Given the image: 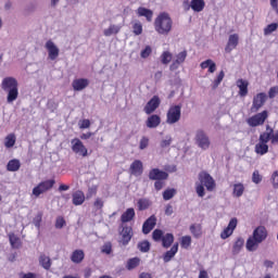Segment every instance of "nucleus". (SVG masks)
<instances>
[{
    "label": "nucleus",
    "mask_w": 278,
    "mask_h": 278,
    "mask_svg": "<svg viewBox=\"0 0 278 278\" xmlns=\"http://www.w3.org/2000/svg\"><path fill=\"white\" fill-rule=\"evenodd\" d=\"M260 241L257 239H254L253 236L249 237L245 243L247 251L253 252L257 251V247H260Z\"/></svg>",
    "instance_id": "c756f323"
},
{
    "label": "nucleus",
    "mask_w": 278,
    "mask_h": 278,
    "mask_svg": "<svg viewBox=\"0 0 278 278\" xmlns=\"http://www.w3.org/2000/svg\"><path fill=\"white\" fill-rule=\"evenodd\" d=\"M16 144V135L14 134H9L5 138H4V147L7 149H12V147H14Z\"/></svg>",
    "instance_id": "58836bf2"
},
{
    "label": "nucleus",
    "mask_w": 278,
    "mask_h": 278,
    "mask_svg": "<svg viewBox=\"0 0 278 278\" xmlns=\"http://www.w3.org/2000/svg\"><path fill=\"white\" fill-rule=\"evenodd\" d=\"M192 244V237L190 236H184L180 239V247L181 249H190Z\"/></svg>",
    "instance_id": "37998d69"
},
{
    "label": "nucleus",
    "mask_w": 278,
    "mask_h": 278,
    "mask_svg": "<svg viewBox=\"0 0 278 278\" xmlns=\"http://www.w3.org/2000/svg\"><path fill=\"white\" fill-rule=\"evenodd\" d=\"M103 205H105V202L101 198H97L93 202V207L96 210H103Z\"/></svg>",
    "instance_id": "13d9d810"
},
{
    "label": "nucleus",
    "mask_w": 278,
    "mask_h": 278,
    "mask_svg": "<svg viewBox=\"0 0 278 278\" xmlns=\"http://www.w3.org/2000/svg\"><path fill=\"white\" fill-rule=\"evenodd\" d=\"M278 94V86H274L269 89L268 91V98L269 99H275Z\"/></svg>",
    "instance_id": "680f3d73"
},
{
    "label": "nucleus",
    "mask_w": 278,
    "mask_h": 278,
    "mask_svg": "<svg viewBox=\"0 0 278 278\" xmlns=\"http://www.w3.org/2000/svg\"><path fill=\"white\" fill-rule=\"evenodd\" d=\"M162 100H160V96H153L144 105L143 112L148 115L153 114L157 108H160Z\"/></svg>",
    "instance_id": "9b49d317"
},
{
    "label": "nucleus",
    "mask_w": 278,
    "mask_h": 278,
    "mask_svg": "<svg viewBox=\"0 0 278 278\" xmlns=\"http://www.w3.org/2000/svg\"><path fill=\"white\" fill-rule=\"evenodd\" d=\"M88 86H90L88 78H76L72 81V88L75 92H81V90H86Z\"/></svg>",
    "instance_id": "dca6fc26"
},
{
    "label": "nucleus",
    "mask_w": 278,
    "mask_h": 278,
    "mask_svg": "<svg viewBox=\"0 0 278 278\" xmlns=\"http://www.w3.org/2000/svg\"><path fill=\"white\" fill-rule=\"evenodd\" d=\"M101 251L102 253H105V255H110V253H112V243L111 242L104 243Z\"/></svg>",
    "instance_id": "bf43d9fd"
},
{
    "label": "nucleus",
    "mask_w": 278,
    "mask_h": 278,
    "mask_svg": "<svg viewBox=\"0 0 278 278\" xmlns=\"http://www.w3.org/2000/svg\"><path fill=\"white\" fill-rule=\"evenodd\" d=\"M175 194H177V190H175V189H166L163 192V199H164V201H170V199H173V197H175Z\"/></svg>",
    "instance_id": "de8ad7c7"
},
{
    "label": "nucleus",
    "mask_w": 278,
    "mask_h": 278,
    "mask_svg": "<svg viewBox=\"0 0 278 278\" xmlns=\"http://www.w3.org/2000/svg\"><path fill=\"white\" fill-rule=\"evenodd\" d=\"M188 58V51L184 50L176 54V60L170 65V68H178L179 64H184L186 62V59Z\"/></svg>",
    "instance_id": "393cba45"
},
{
    "label": "nucleus",
    "mask_w": 278,
    "mask_h": 278,
    "mask_svg": "<svg viewBox=\"0 0 278 278\" xmlns=\"http://www.w3.org/2000/svg\"><path fill=\"white\" fill-rule=\"evenodd\" d=\"M181 121V105L176 104L169 106L166 113V123L167 125H175Z\"/></svg>",
    "instance_id": "39448f33"
},
{
    "label": "nucleus",
    "mask_w": 278,
    "mask_h": 278,
    "mask_svg": "<svg viewBox=\"0 0 278 278\" xmlns=\"http://www.w3.org/2000/svg\"><path fill=\"white\" fill-rule=\"evenodd\" d=\"M173 143V137H166L165 140L161 141V149H166L169 144Z\"/></svg>",
    "instance_id": "e2e57ef3"
},
{
    "label": "nucleus",
    "mask_w": 278,
    "mask_h": 278,
    "mask_svg": "<svg viewBox=\"0 0 278 278\" xmlns=\"http://www.w3.org/2000/svg\"><path fill=\"white\" fill-rule=\"evenodd\" d=\"M39 264L41 267L45 268V270L51 269V257L47 256V254H40L39 256Z\"/></svg>",
    "instance_id": "f704fd0d"
},
{
    "label": "nucleus",
    "mask_w": 278,
    "mask_h": 278,
    "mask_svg": "<svg viewBox=\"0 0 278 278\" xmlns=\"http://www.w3.org/2000/svg\"><path fill=\"white\" fill-rule=\"evenodd\" d=\"M121 31V27L116 25H110L109 28L104 29L103 34L106 37L112 36V34H118Z\"/></svg>",
    "instance_id": "c03bdc74"
},
{
    "label": "nucleus",
    "mask_w": 278,
    "mask_h": 278,
    "mask_svg": "<svg viewBox=\"0 0 278 278\" xmlns=\"http://www.w3.org/2000/svg\"><path fill=\"white\" fill-rule=\"evenodd\" d=\"M189 229L193 238L199 239L203 236V227L201 224H192Z\"/></svg>",
    "instance_id": "2f4dec72"
},
{
    "label": "nucleus",
    "mask_w": 278,
    "mask_h": 278,
    "mask_svg": "<svg viewBox=\"0 0 278 278\" xmlns=\"http://www.w3.org/2000/svg\"><path fill=\"white\" fill-rule=\"evenodd\" d=\"M252 237L256 239L257 242L262 243L268 238V230H266L264 226H258L254 229Z\"/></svg>",
    "instance_id": "a211bd4d"
},
{
    "label": "nucleus",
    "mask_w": 278,
    "mask_h": 278,
    "mask_svg": "<svg viewBox=\"0 0 278 278\" xmlns=\"http://www.w3.org/2000/svg\"><path fill=\"white\" fill-rule=\"evenodd\" d=\"M165 215H166V216H173V205L167 204V205L165 206Z\"/></svg>",
    "instance_id": "338daca9"
},
{
    "label": "nucleus",
    "mask_w": 278,
    "mask_h": 278,
    "mask_svg": "<svg viewBox=\"0 0 278 278\" xmlns=\"http://www.w3.org/2000/svg\"><path fill=\"white\" fill-rule=\"evenodd\" d=\"M136 218V210L134 207L127 208L121 216L122 225H127V223H131Z\"/></svg>",
    "instance_id": "4be33fe9"
},
{
    "label": "nucleus",
    "mask_w": 278,
    "mask_h": 278,
    "mask_svg": "<svg viewBox=\"0 0 278 278\" xmlns=\"http://www.w3.org/2000/svg\"><path fill=\"white\" fill-rule=\"evenodd\" d=\"M161 124H162V117H160V115L157 114L150 115L146 121V125L149 129H155L160 127Z\"/></svg>",
    "instance_id": "412c9836"
},
{
    "label": "nucleus",
    "mask_w": 278,
    "mask_h": 278,
    "mask_svg": "<svg viewBox=\"0 0 278 278\" xmlns=\"http://www.w3.org/2000/svg\"><path fill=\"white\" fill-rule=\"evenodd\" d=\"M253 184H262V176L260 175V170L255 169L252 174Z\"/></svg>",
    "instance_id": "4d7b16f0"
},
{
    "label": "nucleus",
    "mask_w": 278,
    "mask_h": 278,
    "mask_svg": "<svg viewBox=\"0 0 278 278\" xmlns=\"http://www.w3.org/2000/svg\"><path fill=\"white\" fill-rule=\"evenodd\" d=\"M200 66L203 71L208 68V73H216V63L212 61V59H207L206 61L202 62Z\"/></svg>",
    "instance_id": "72a5a7b5"
},
{
    "label": "nucleus",
    "mask_w": 278,
    "mask_h": 278,
    "mask_svg": "<svg viewBox=\"0 0 278 278\" xmlns=\"http://www.w3.org/2000/svg\"><path fill=\"white\" fill-rule=\"evenodd\" d=\"M90 127V119H83L79 123V129H88Z\"/></svg>",
    "instance_id": "0e129e2a"
},
{
    "label": "nucleus",
    "mask_w": 278,
    "mask_h": 278,
    "mask_svg": "<svg viewBox=\"0 0 278 278\" xmlns=\"http://www.w3.org/2000/svg\"><path fill=\"white\" fill-rule=\"evenodd\" d=\"M119 236L122 237L121 242L123 247H127L131 239L134 238V228L127 224L121 225Z\"/></svg>",
    "instance_id": "6e6552de"
},
{
    "label": "nucleus",
    "mask_w": 278,
    "mask_h": 278,
    "mask_svg": "<svg viewBox=\"0 0 278 278\" xmlns=\"http://www.w3.org/2000/svg\"><path fill=\"white\" fill-rule=\"evenodd\" d=\"M154 188L157 192L164 188V180H155Z\"/></svg>",
    "instance_id": "69168bd1"
},
{
    "label": "nucleus",
    "mask_w": 278,
    "mask_h": 278,
    "mask_svg": "<svg viewBox=\"0 0 278 278\" xmlns=\"http://www.w3.org/2000/svg\"><path fill=\"white\" fill-rule=\"evenodd\" d=\"M137 205L140 212H144V210H149V207H151V201H149V199L142 198L138 200Z\"/></svg>",
    "instance_id": "ea45409f"
},
{
    "label": "nucleus",
    "mask_w": 278,
    "mask_h": 278,
    "mask_svg": "<svg viewBox=\"0 0 278 278\" xmlns=\"http://www.w3.org/2000/svg\"><path fill=\"white\" fill-rule=\"evenodd\" d=\"M240 42V36L238 34H232L228 37V42L225 47L226 53H231Z\"/></svg>",
    "instance_id": "6ab92c4d"
},
{
    "label": "nucleus",
    "mask_w": 278,
    "mask_h": 278,
    "mask_svg": "<svg viewBox=\"0 0 278 278\" xmlns=\"http://www.w3.org/2000/svg\"><path fill=\"white\" fill-rule=\"evenodd\" d=\"M223 79H225V72L220 71L216 77V79L213 81V88H216L217 86H220Z\"/></svg>",
    "instance_id": "3c124183"
},
{
    "label": "nucleus",
    "mask_w": 278,
    "mask_h": 278,
    "mask_svg": "<svg viewBox=\"0 0 278 278\" xmlns=\"http://www.w3.org/2000/svg\"><path fill=\"white\" fill-rule=\"evenodd\" d=\"M258 142L263 144H278V130L275 132L270 126H267V131H263L260 134Z\"/></svg>",
    "instance_id": "20e7f679"
},
{
    "label": "nucleus",
    "mask_w": 278,
    "mask_h": 278,
    "mask_svg": "<svg viewBox=\"0 0 278 278\" xmlns=\"http://www.w3.org/2000/svg\"><path fill=\"white\" fill-rule=\"evenodd\" d=\"M53 186H55V180L53 179L43 180L33 189V194L34 197H40V194H45V192H49V190H51Z\"/></svg>",
    "instance_id": "1a4fd4ad"
},
{
    "label": "nucleus",
    "mask_w": 278,
    "mask_h": 278,
    "mask_svg": "<svg viewBox=\"0 0 278 278\" xmlns=\"http://www.w3.org/2000/svg\"><path fill=\"white\" fill-rule=\"evenodd\" d=\"M194 140H195V144L203 151H207V149H210L212 144V141L210 140V136H207V134L204 132L203 129L197 130Z\"/></svg>",
    "instance_id": "423d86ee"
},
{
    "label": "nucleus",
    "mask_w": 278,
    "mask_h": 278,
    "mask_svg": "<svg viewBox=\"0 0 278 278\" xmlns=\"http://www.w3.org/2000/svg\"><path fill=\"white\" fill-rule=\"evenodd\" d=\"M270 5L273 10H275L276 14H278V0H270Z\"/></svg>",
    "instance_id": "774afa93"
},
{
    "label": "nucleus",
    "mask_w": 278,
    "mask_h": 278,
    "mask_svg": "<svg viewBox=\"0 0 278 278\" xmlns=\"http://www.w3.org/2000/svg\"><path fill=\"white\" fill-rule=\"evenodd\" d=\"M20 169H21V161H18L17 159H13L9 161L7 165V170H9V173H16V170H20Z\"/></svg>",
    "instance_id": "c9c22d12"
},
{
    "label": "nucleus",
    "mask_w": 278,
    "mask_h": 278,
    "mask_svg": "<svg viewBox=\"0 0 278 278\" xmlns=\"http://www.w3.org/2000/svg\"><path fill=\"white\" fill-rule=\"evenodd\" d=\"M244 194V185L242 182L235 184L232 187V197L240 199Z\"/></svg>",
    "instance_id": "e433bc0d"
},
{
    "label": "nucleus",
    "mask_w": 278,
    "mask_h": 278,
    "mask_svg": "<svg viewBox=\"0 0 278 278\" xmlns=\"http://www.w3.org/2000/svg\"><path fill=\"white\" fill-rule=\"evenodd\" d=\"M137 16H144L148 23H151V21H153V12L151 11V9H147L144 7H139L137 9Z\"/></svg>",
    "instance_id": "bb28decb"
},
{
    "label": "nucleus",
    "mask_w": 278,
    "mask_h": 278,
    "mask_svg": "<svg viewBox=\"0 0 278 278\" xmlns=\"http://www.w3.org/2000/svg\"><path fill=\"white\" fill-rule=\"evenodd\" d=\"M63 227H66V219L62 216L56 217L55 229H62Z\"/></svg>",
    "instance_id": "5fc2aeb1"
},
{
    "label": "nucleus",
    "mask_w": 278,
    "mask_h": 278,
    "mask_svg": "<svg viewBox=\"0 0 278 278\" xmlns=\"http://www.w3.org/2000/svg\"><path fill=\"white\" fill-rule=\"evenodd\" d=\"M163 249H170L173 247V242H175V236L170 232L163 235V239H161Z\"/></svg>",
    "instance_id": "c85d7f7f"
},
{
    "label": "nucleus",
    "mask_w": 278,
    "mask_h": 278,
    "mask_svg": "<svg viewBox=\"0 0 278 278\" xmlns=\"http://www.w3.org/2000/svg\"><path fill=\"white\" fill-rule=\"evenodd\" d=\"M147 147H149V138L147 137H142L139 143V149L141 151H144V149H147Z\"/></svg>",
    "instance_id": "052dcab7"
},
{
    "label": "nucleus",
    "mask_w": 278,
    "mask_h": 278,
    "mask_svg": "<svg viewBox=\"0 0 278 278\" xmlns=\"http://www.w3.org/2000/svg\"><path fill=\"white\" fill-rule=\"evenodd\" d=\"M1 88L8 92V103H14L18 99V80L14 77H5L1 83Z\"/></svg>",
    "instance_id": "7ed1b4c3"
},
{
    "label": "nucleus",
    "mask_w": 278,
    "mask_h": 278,
    "mask_svg": "<svg viewBox=\"0 0 278 278\" xmlns=\"http://www.w3.org/2000/svg\"><path fill=\"white\" fill-rule=\"evenodd\" d=\"M268 118V111H263L261 113H256L255 115L249 117L247 119V124L249 127H261L266 123Z\"/></svg>",
    "instance_id": "0eeeda50"
},
{
    "label": "nucleus",
    "mask_w": 278,
    "mask_h": 278,
    "mask_svg": "<svg viewBox=\"0 0 278 278\" xmlns=\"http://www.w3.org/2000/svg\"><path fill=\"white\" fill-rule=\"evenodd\" d=\"M138 249L141 251V253H149L151 251V243L146 240L138 243Z\"/></svg>",
    "instance_id": "a18cd8bd"
},
{
    "label": "nucleus",
    "mask_w": 278,
    "mask_h": 278,
    "mask_svg": "<svg viewBox=\"0 0 278 278\" xmlns=\"http://www.w3.org/2000/svg\"><path fill=\"white\" fill-rule=\"evenodd\" d=\"M155 225H157V217H155V215H151L142 225V233L148 236V233H151V231L155 229Z\"/></svg>",
    "instance_id": "2eb2a0df"
},
{
    "label": "nucleus",
    "mask_w": 278,
    "mask_h": 278,
    "mask_svg": "<svg viewBox=\"0 0 278 278\" xmlns=\"http://www.w3.org/2000/svg\"><path fill=\"white\" fill-rule=\"evenodd\" d=\"M130 175H134V177H140L142 173H144V166L142 165V161L135 160L129 167Z\"/></svg>",
    "instance_id": "f3484780"
},
{
    "label": "nucleus",
    "mask_w": 278,
    "mask_h": 278,
    "mask_svg": "<svg viewBox=\"0 0 278 278\" xmlns=\"http://www.w3.org/2000/svg\"><path fill=\"white\" fill-rule=\"evenodd\" d=\"M154 29L159 36H168L173 31V17L167 12H161L154 20Z\"/></svg>",
    "instance_id": "f03ea898"
},
{
    "label": "nucleus",
    "mask_w": 278,
    "mask_h": 278,
    "mask_svg": "<svg viewBox=\"0 0 278 278\" xmlns=\"http://www.w3.org/2000/svg\"><path fill=\"white\" fill-rule=\"evenodd\" d=\"M85 257L86 254L84 253V250H75L71 255L73 264H81Z\"/></svg>",
    "instance_id": "cd10ccee"
},
{
    "label": "nucleus",
    "mask_w": 278,
    "mask_h": 278,
    "mask_svg": "<svg viewBox=\"0 0 278 278\" xmlns=\"http://www.w3.org/2000/svg\"><path fill=\"white\" fill-rule=\"evenodd\" d=\"M190 8L193 12H203L205 10V0H191Z\"/></svg>",
    "instance_id": "7c9ffc66"
},
{
    "label": "nucleus",
    "mask_w": 278,
    "mask_h": 278,
    "mask_svg": "<svg viewBox=\"0 0 278 278\" xmlns=\"http://www.w3.org/2000/svg\"><path fill=\"white\" fill-rule=\"evenodd\" d=\"M199 181L195 182V192L200 199L205 197V188L207 192H214L216 190V180L210 175V173L202 170L198 175Z\"/></svg>",
    "instance_id": "f257e3e1"
},
{
    "label": "nucleus",
    "mask_w": 278,
    "mask_h": 278,
    "mask_svg": "<svg viewBox=\"0 0 278 278\" xmlns=\"http://www.w3.org/2000/svg\"><path fill=\"white\" fill-rule=\"evenodd\" d=\"M33 223L35 225V227H37L38 229H40V225L42 223V212H39L33 219Z\"/></svg>",
    "instance_id": "6e6d98bb"
},
{
    "label": "nucleus",
    "mask_w": 278,
    "mask_h": 278,
    "mask_svg": "<svg viewBox=\"0 0 278 278\" xmlns=\"http://www.w3.org/2000/svg\"><path fill=\"white\" fill-rule=\"evenodd\" d=\"M72 151L76 153V155H81V157H88V148L84 146V142L79 140V138H74L71 141Z\"/></svg>",
    "instance_id": "9d476101"
},
{
    "label": "nucleus",
    "mask_w": 278,
    "mask_h": 278,
    "mask_svg": "<svg viewBox=\"0 0 278 278\" xmlns=\"http://www.w3.org/2000/svg\"><path fill=\"white\" fill-rule=\"evenodd\" d=\"M151 53H153V48H151V46H146V48L141 51L140 55L143 60H147V58H149Z\"/></svg>",
    "instance_id": "864d4df0"
},
{
    "label": "nucleus",
    "mask_w": 278,
    "mask_h": 278,
    "mask_svg": "<svg viewBox=\"0 0 278 278\" xmlns=\"http://www.w3.org/2000/svg\"><path fill=\"white\" fill-rule=\"evenodd\" d=\"M85 201H86V194H84V191L78 190L73 193L72 195L73 205H84Z\"/></svg>",
    "instance_id": "a878e982"
},
{
    "label": "nucleus",
    "mask_w": 278,
    "mask_h": 278,
    "mask_svg": "<svg viewBox=\"0 0 278 278\" xmlns=\"http://www.w3.org/2000/svg\"><path fill=\"white\" fill-rule=\"evenodd\" d=\"M138 266H140V257H132L127 261V270H134V268H138Z\"/></svg>",
    "instance_id": "a19ab883"
},
{
    "label": "nucleus",
    "mask_w": 278,
    "mask_h": 278,
    "mask_svg": "<svg viewBox=\"0 0 278 278\" xmlns=\"http://www.w3.org/2000/svg\"><path fill=\"white\" fill-rule=\"evenodd\" d=\"M170 60H173V54L168 51H164L161 55L162 64H169Z\"/></svg>",
    "instance_id": "09e8293b"
},
{
    "label": "nucleus",
    "mask_w": 278,
    "mask_h": 278,
    "mask_svg": "<svg viewBox=\"0 0 278 278\" xmlns=\"http://www.w3.org/2000/svg\"><path fill=\"white\" fill-rule=\"evenodd\" d=\"M244 247V239L238 238L232 245V255H238Z\"/></svg>",
    "instance_id": "4c0bfd02"
},
{
    "label": "nucleus",
    "mask_w": 278,
    "mask_h": 278,
    "mask_svg": "<svg viewBox=\"0 0 278 278\" xmlns=\"http://www.w3.org/2000/svg\"><path fill=\"white\" fill-rule=\"evenodd\" d=\"M179 251V243H175L170 250H168L167 252H165L163 254V262L165 264H168V262H170V260H173V257H175V255H177Z\"/></svg>",
    "instance_id": "5701e85b"
},
{
    "label": "nucleus",
    "mask_w": 278,
    "mask_h": 278,
    "mask_svg": "<svg viewBox=\"0 0 278 278\" xmlns=\"http://www.w3.org/2000/svg\"><path fill=\"white\" fill-rule=\"evenodd\" d=\"M10 244L13 249H20L21 247V238H18L16 235L11 232L9 235Z\"/></svg>",
    "instance_id": "79ce46f5"
},
{
    "label": "nucleus",
    "mask_w": 278,
    "mask_h": 278,
    "mask_svg": "<svg viewBox=\"0 0 278 278\" xmlns=\"http://www.w3.org/2000/svg\"><path fill=\"white\" fill-rule=\"evenodd\" d=\"M236 84L239 88V97H247L249 94V80L239 78Z\"/></svg>",
    "instance_id": "b1692460"
},
{
    "label": "nucleus",
    "mask_w": 278,
    "mask_h": 278,
    "mask_svg": "<svg viewBox=\"0 0 278 278\" xmlns=\"http://www.w3.org/2000/svg\"><path fill=\"white\" fill-rule=\"evenodd\" d=\"M149 179H151V181H166V179H168V173L160 168H153L149 172Z\"/></svg>",
    "instance_id": "ddd939ff"
},
{
    "label": "nucleus",
    "mask_w": 278,
    "mask_h": 278,
    "mask_svg": "<svg viewBox=\"0 0 278 278\" xmlns=\"http://www.w3.org/2000/svg\"><path fill=\"white\" fill-rule=\"evenodd\" d=\"M268 143H262L258 141L254 147V152L256 155H266V153H268Z\"/></svg>",
    "instance_id": "473e14b6"
},
{
    "label": "nucleus",
    "mask_w": 278,
    "mask_h": 278,
    "mask_svg": "<svg viewBox=\"0 0 278 278\" xmlns=\"http://www.w3.org/2000/svg\"><path fill=\"white\" fill-rule=\"evenodd\" d=\"M267 96L264 92H260L253 98L251 112H258L262 108H264V103H266Z\"/></svg>",
    "instance_id": "f8f14e48"
},
{
    "label": "nucleus",
    "mask_w": 278,
    "mask_h": 278,
    "mask_svg": "<svg viewBox=\"0 0 278 278\" xmlns=\"http://www.w3.org/2000/svg\"><path fill=\"white\" fill-rule=\"evenodd\" d=\"M237 227H238V218L233 217L230 219L228 226L222 231L220 233L222 240H227V238L232 236Z\"/></svg>",
    "instance_id": "4468645a"
},
{
    "label": "nucleus",
    "mask_w": 278,
    "mask_h": 278,
    "mask_svg": "<svg viewBox=\"0 0 278 278\" xmlns=\"http://www.w3.org/2000/svg\"><path fill=\"white\" fill-rule=\"evenodd\" d=\"M164 238V231L162 229H154L152 232V239L154 242H162V239Z\"/></svg>",
    "instance_id": "49530a36"
},
{
    "label": "nucleus",
    "mask_w": 278,
    "mask_h": 278,
    "mask_svg": "<svg viewBox=\"0 0 278 278\" xmlns=\"http://www.w3.org/2000/svg\"><path fill=\"white\" fill-rule=\"evenodd\" d=\"M46 49L48 51V55L51 60H58V56L60 55V49L52 40H48L46 42Z\"/></svg>",
    "instance_id": "aec40b11"
},
{
    "label": "nucleus",
    "mask_w": 278,
    "mask_h": 278,
    "mask_svg": "<svg viewBox=\"0 0 278 278\" xmlns=\"http://www.w3.org/2000/svg\"><path fill=\"white\" fill-rule=\"evenodd\" d=\"M277 29H278V24L271 23L264 28V34L265 36H268L269 34H273V31H277Z\"/></svg>",
    "instance_id": "8fccbe9b"
},
{
    "label": "nucleus",
    "mask_w": 278,
    "mask_h": 278,
    "mask_svg": "<svg viewBox=\"0 0 278 278\" xmlns=\"http://www.w3.org/2000/svg\"><path fill=\"white\" fill-rule=\"evenodd\" d=\"M132 33L135 34V36H140L142 34V23L136 22L132 25Z\"/></svg>",
    "instance_id": "603ef678"
}]
</instances>
